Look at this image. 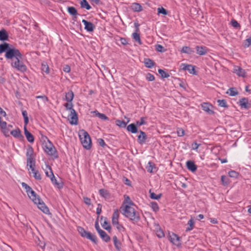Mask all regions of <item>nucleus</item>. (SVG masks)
<instances>
[{
  "label": "nucleus",
  "mask_w": 251,
  "mask_h": 251,
  "mask_svg": "<svg viewBox=\"0 0 251 251\" xmlns=\"http://www.w3.org/2000/svg\"><path fill=\"white\" fill-rule=\"evenodd\" d=\"M101 239L105 242H108L110 240V236L103 230L98 233Z\"/></svg>",
  "instance_id": "cd10ccee"
},
{
  "label": "nucleus",
  "mask_w": 251,
  "mask_h": 251,
  "mask_svg": "<svg viewBox=\"0 0 251 251\" xmlns=\"http://www.w3.org/2000/svg\"><path fill=\"white\" fill-rule=\"evenodd\" d=\"M22 185V186L25 189L26 193L28 192L31 189V188L29 186H28L27 184H26L25 182H23Z\"/></svg>",
  "instance_id": "338daca9"
},
{
  "label": "nucleus",
  "mask_w": 251,
  "mask_h": 251,
  "mask_svg": "<svg viewBox=\"0 0 251 251\" xmlns=\"http://www.w3.org/2000/svg\"><path fill=\"white\" fill-rule=\"evenodd\" d=\"M156 234L159 238H162L165 236L164 232L161 229H160V228H159L158 230H156Z\"/></svg>",
  "instance_id": "4d7b16f0"
},
{
  "label": "nucleus",
  "mask_w": 251,
  "mask_h": 251,
  "mask_svg": "<svg viewBox=\"0 0 251 251\" xmlns=\"http://www.w3.org/2000/svg\"><path fill=\"white\" fill-rule=\"evenodd\" d=\"M231 23L232 26L236 28H238L240 27V24L235 20H232Z\"/></svg>",
  "instance_id": "680f3d73"
},
{
  "label": "nucleus",
  "mask_w": 251,
  "mask_h": 251,
  "mask_svg": "<svg viewBox=\"0 0 251 251\" xmlns=\"http://www.w3.org/2000/svg\"><path fill=\"white\" fill-rule=\"evenodd\" d=\"M113 241L115 248L118 251H121L122 244L116 236L113 237Z\"/></svg>",
  "instance_id": "5701e85b"
},
{
  "label": "nucleus",
  "mask_w": 251,
  "mask_h": 251,
  "mask_svg": "<svg viewBox=\"0 0 251 251\" xmlns=\"http://www.w3.org/2000/svg\"><path fill=\"white\" fill-rule=\"evenodd\" d=\"M29 198L33 201L34 203H36L37 201H39L40 199L39 196L32 189L27 193Z\"/></svg>",
  "instance_id": "2eb2a0df"
},
{
  "label": "nucleus",
  "mask_w": 251,
  "mask_h": 251,
  "mask_svg": "<svg viewBox=\"0 0 251 251\" xmlns=\"http://www.w3.org/2000/svg\"><path fill=\"white\" fill-rule=\"evenodd\" d=\"M36 161L34 158H27L26 160V167L28 168L30 165H34L35 164Z\"/></svg>",
  "instance_id": "09e8293b"
},
{
  "label": "nucleus",
  "mask_w": 251,
  "mask_h": 251,
  "mask_svg": "<svg viewBox=\"0 0 251 251\" xmlns=\"http://www.w3.org/2000/svg\"><path fill=\"white\" fill-rule=\"evenodd\" d=\"M126 129L128 131L131 132L132 133H136L138 132L137 126L135 124H130L127 126Z\"/></svg>",
  "instance_id": "393cba45"
},
{
  "label": "nucleus",
  "mask_w": 251,
  "mask_h": 251,
  "mask_svg": "<svg viewBox=\"0 0 251 251\" xmlns=\"http://www.w3.org/2000/svg\"><path fill=\"white\" fill-rule=\"evenodd\" d=\"M69 120H71L70 123L71 125H77L78 121L77 114L75 109H72L69 115L68 116Z\"/></svg>",
  "instance_id": "6e6552de"
},
{
  "label": "nucleus",
  "mask_w": 251,
  "mask_h": 251,
  "mask_svg": "<svg viewBox=\"0 0 251 251\" xmlns=\"http://www.w3.org/2000/svg\"><path fill=\"white\" fill-rule=\"evenodd\" d=\"M180 67L182 70L184 71L187 70L191 74H196V72L195 71V67L192 65L182 63L181 64Z\"/></svg>",
  "instance_id": "9d476101"
},
{
  "label": "nucleus",
  "mask_w": 251,
  "mask_h": 251,
  "mask_svg": "<svg viewBox=\"0 0 251 251\" xmlns=\"http://www.w3.org/2000/svg\"><path fill=\"white\" fill-rule=\"evenodd\" d=\"M139 134L137 136V141L138 143L142 145L146 143V141L147 139V135L146 133L142 130L139 131Z\"/></svg>",
  "instance_id": "ddd939ff"
},
{
  "label": "nucleus",
  "mask_w": 251,
  "mask_h": 251,
  "mask_svg": "<svg viewBox=\"0 0 251 251\" xmlns=\"http://www.w3.org/2000/svg\"><path fill=\"white\" fill-rule=\"evenodd\" d=\"M11 134L15 138L22 139L24 138V136L21 134V131L19 128L13 130L10 132Z\"/></svg>",
  "instance_id": "412c9836"
},
{
  "label": "nucleus",
  "mask_w": 251,
  "mask_h": 251,
  "mask_svg": "<svg viewBox=\"0 0 251 251\" xmlns=\"http://www.w3.org/2000/svg\"><path fill=\"white\" fill-rule=\"evenodd\" d=\"M6 116V112L0 107V127L1 129H5L6 128V122L1 121V117H5Z\"/></svg>",
  "instance_id": "dca6fc26"
},
{
  "label": "nucleus",
  "mask_w": 251,
  "mask_h": 251,
  "mask_svg": "<svg viewBox=\"0 0 251 251\" xmlns=\"http://www.w3.org/2000/svg\"><path fill=\"white\" fill-rule=\"evenodd\" d=\"M153 167H154L153 164L151 161L149 162L148 166L147 167V169L148 172H149L150 173L152 172Z\"/></svg>",
  "instance_id": "6e6d98bb"
},
{
  "label": "nucleus",
  "mask_w": 251,
  "mask_h": 251,
  "mask_svg": "<svg viewBox=\"0 0 251 251\" xmlns=\"http://www.w3.org/2000/svg\"><path fill=\"white\" fill-rule=\"evenodd\" d=\"M42 70L43 72L46 73L48 74L50 73V69L47 65L42 64Z\"/></svg>",
  "instance_id": "bf43d9fd"
},
{
  "label": "nucleus",
  "mask_w": 251,
  "mask_h": 251,
  "mask_svg": "<svg viewBox=\"0 0 251 251\" xmlns=\"http://www.w3.org/2000/svg\"><path fill=\"white\" fill-rule=\"evenodd\" d=\"M158 72L162 78H168L170 76L169 74L163 70L160 69L158 70Z\"/></svg>",
  "instance_id": "c03bdc74"
},
{
  "label": "nucleus",
  "mask_w": 251,
  "mask_h": 251,
  "mask_svg": "<svg viewBox=\"0 0 251 251\" xmlns=\"http://www.w3.org/2000/svg\"><path fill=\"white\" fill-rule=\"evenodd\" d=\"M33 149L31 146H28L26 152L27 158H32L33 156Z\"/></svg>",
  "instance_id": "2f4dec72"
},
{
  "label": "nucleus",
  "mask_w": 251,
  "mask_h": 251,
  "mask_svg": "<svg viewBox=\"0 0 251 251\" xmlns=\"http://www.w3.org/2000/svg\"><path fill=\"white\" fill-rule=\"evenodd\" d=\"M8 34L5 29L2 28L0 30V41H5L8 40Z\"/></svg>",
  "instance_id": "4be33fe9"
},
{
  "label": "nucleus",
  "mask_w": 251,
  "mask_h": 251,
  "mask_svg": "<svg viewBox=\"0 0 251 251\" xmlns=\"http://www.w3.org/2000/svg\"><path fill=\"white\" fill-rule=\"evenodd\" d=\"M26 126H24V133L25 135L27 140L30 143H33L34 141V137L33 135L29 132L26 128Z\"/></svg>",
  "instance_id": "6ab92c4d"
},
{
  "label": "nucleus",
  "mask_w": 251,
  "mask_h": 251,
  "mask_svg": "<svg viewBox=\"0 0 251 251\" xmlns=\"http://www.w3.org/2000/svg\"><path fill=\"white\" fill-rule=\"evenodd\" d=\"M146 79L149 81H152L154 80L155 77L154 75L151 73H148L146 76Z\"/></svg>",
  "instance_id": "052dcab7"
},
{
  "label": "nucleus",
  "mask_w": 251,
  "mask_h": 251,
  "mask_svg": "<svg viewBox=\"0 0 251 251\" xmlns=\"http://www.w3.org/2000/svg\"><path fill=\"white\" fill-rule=\"evenodd\" d=\"M21 54L18 49L12 46L10 49L6 51V53L5 54V57L7 59H10L12 62Z\"/></svg>",
  "instance_id": "20e7f679"
},
{
  "label": "nucleus",
  "mask_w": 251,
  "mask_h": 251,
  "mask_svg": "<svg viewBox=\"0 0 251 251\" xmlns=\"http://www.w3.org/2000/svg\"><path fill=\"white\" fill-rule=\"evenodd\" d=\"M186 167L192 172H195L197 170V166L191 160H188L186 162Z\"/></svg>",
  "instance_id": "f3484780"
},
{
  "label": "nucleus",
  "mask_w": 251,
  "mask_h": 251,
  "mask_svg": "<svg viewBox=\"0 0 251 251\" xmlns=\"http://www.w3.org/2000/svg\"><path fill=\"white\" fill-rule=\"evenodd\" d=\"M195 224V222L192 218H191L188 222L187 225L189 226L186 228V231L188 232L192 230L193 229V227Z\"/></svg>",
  "instance_id": "f704fd0d"
},
{
  "label": "nucleus",
  "mask_w": 251,
  "mask_h": 251,
  "mask_svg": "<svg viewBox=\"0 0 251 251\" xmlns=\"http://www.w3.org/2000/svg\"><path fill=\"white\" fill-rule=\"evenodd\" d=\"M197 53L200 55H203L206 54L207 52V49L204 46H197L196 47Z\"/></svg>",
  "instance_id": "aec40b11"
},
{
  "label": "nucleus",
  "mask_w": 251,
  "mask_h": 251,
  "mask_svg": "<svg viewBox=\"0 0 251 251\" xmlns=\"http://www.w3.org/2000/svg\"><path fill=\"white\" fill-rule=\"evenodd\" d=\"M151 207L153 211L156 212L159 210V206L157 202H151Z\"/></svg>",
  "instance_id": "3c124183"
},
{
  "label": "nucleus",
  "mask_w": 251,
  "mask_h": 251,
  "mask_svg": "<svg viewBox=\"0 0 251 251\" xmlns=\"http://www.w3.org/2000/svg\"><path fill=\"white\" fill-rule=\"evenodd\" d=\"M177 135L182 137L184 135V130L181 128H178L177 130Z\"/></svg>",
  "instance_id": "0e129e2a"
},
{
  "label": "nucleus",
  "mask_w": 251,
  "mask_h": 251,
  "mask_svg": "<svg viewBox=\"0 0 251 251\" xmlns=\"http://www.w3.org/2000/svg\"><path fill=\"white\" fill-rule=\"evenodd\" d=\"M238 103L241 108L249 109L251 107V104L249 102L248 99L243 98L241 99Z\"/></svg>",
  "instance_id": "9b49d317"
},
{
  "label": "nucleus",
  "mask_w": 251,
  "mask_h": 251,
  "mask_svg": "<svg viewBox=\"0 0 251 251\" xmlns=\"http://www.w3.org/2000/svg\"><path fill=\"white\" fill-rule=\"evenodd\" d=\"M100 195L104 198L105 199H109L110 198V195L107 190L101 189L99 190Z\"/></svg>",
  "instance_id": "7c9ffc66"
},
{
  "label": "nucleus",
  "mask_w": 251,
  "mask_h": 251,
  "mask_svg": "<svg viewBox=\"0 0 251 251\" xmlns=\"http://www.w3.org/2000/svg\"><path fill=\"white\" fill-rule=\"evenodd\" d=\"M150 198L153 200H159L162 196V194L160 193L158 195H156L154 192H151V190H150Z\"/></svg>",
  "instance_id": "79ce46f5"
},
{
  "label": "nucleus",
  "mask_w": 251,
  "mask_h": 251,
  "mask_svg": "<svg viewBox=\"0 0 251 251\" xmlns=\"http://www.w3.org/2000/svg\"><path fill=\"white\" fill-rule=\"evenodd\" d=\"M98 143L99 145L102 147L104 148L106 146V144H105L104 141L101 138H99L98 139Z\"/></svg>",
  "instance_id": "e2e57ef3"
},
{
  "label": "nucleus",
  "mask_w": 251,
  "mask_h": 251,
  "mask_svg": "<svg viewBox=\"0 0 251 251\" xmlns=\"http://www.w3.org/2000/svg\"><path fill=\"white\" fill-rule=\"evenodd\" d=\"M158 14H162L164 15H167L168 13V11L163 7H158L157 8Z\"/></svg>",
  "instance_id": "8fccbe9b"
},
{
  "label": "nucleus",
  "mask_w": 251,
  "mask_h": 251,
  "mask_svg": "<svg viewBox=\"0 0 251 251\" xmlns=\"http://www.w3.org/2000/svg\"><path fill=\"white\" fill-rule=\"evenodd\" d=\"M147 119L146 117H142L140 118V121H136V125L137 126H141L142 125H146L147 123L145 121V120Z\"/></svg>",
  "instance_id": "de8ad7c7"
},
{
  "label": "nucleus",
  "mask_w": 251,
  "mask_h": 251,
  "mask_svg": "<svg viewBox=\"0 0 251 251\" xmlns=\"http://www.w3.org/2000/svg\"><path fill=\"white\" fill-rule=\"evenodd\" d=\"M202 109L207 112L208 114L212 115L214 114V112L212 110L213 108L212 105L208 102H203L201 104Z\"/></svg>",
  "instance_id": "f8f14e48"
},
{
  "label": "nucleus",
  "mask_w": 251,
  "mask_h": 251,
  "mask_svg": "<svg viewBox=\"0 0 251 251\" xmlns=\"http://www.w3.org/2000/svg\"><path fill=\"white\" fill-rule=\"evenodd\" d=\"M221 181L222 184L226 186L229 183V179L228 177L226 176H221Z\"/></svg>",
  "instance_id": "49530a36"
},
{
  "label": "nucleus",
  "mask_w": 251,
  "mask_h": 251,
  "mask_svg": "<svg viewBox=\"0 0 251 251\" xmlns=\"http://www.w3.org/2000/svg\"><path fill=\"white\" fill-rule=\"evenodd\" d=\"M115 122L117 126L121 127H126L127 125L126 122L120 120H117Z\"/></svg>",
  "instance_id": "a18cd8bd"
},
{
  "label": "nucleus",
  "mask_w": 251,
  "mask_h": 251,
  "mask_svg": "<svg viewBox=\"0 0 251 251\" xmlns=\"http://www.w3.org/2000/svg\"><path fill=\"white\" fill-rule=\"evenodd\" d=\"M181 52L182 53L191 54L194 52V50L189 47L184 46L182 48Z\"/></svg>",
  "instance_id": "c9c22d12"
},
{
  "label": "nucleus",
  "mask_w": 251,
  "mask_h": 251,
  "mask_svg": "<svg viewBox=\"0 0 251 251\" xmlns=\"http://www.w3.org/2000/svg\"><path fill=\"white\" fill-rule=\"evenodd\" d=\"M33 177L37 180H41L42 177L40 174L39 173L38 171H36L34 172V174H33Z\"/></svg>",
  "instance_id": "69168bd1"
},
{
  "label": "nucleus",
  "mask_w": 251,
  "mask_h": 251,
  "mask_svg": "<svg viewBox=\"0 0 251 251\" xmlns=\"http://www.w3.org/2000/svg\"><path fill=\"white\" fill-rule=\"evenodd\" d=\"M74 97V94L72 90H69L66 93L65 100L69 102H72Z\"/></svg>",
  "instance_id": "c756f323"
},
{
  "label": "nucleus",
  "mask_w": 251,
  "mask_h": 251,
  "mask_svg": "<svg viewBox=\"0 0 251 251\" xmlns=\"http://www.w3.org/2000/svg\"><path fill=\"white\" fill-rule=\"evenodd\" d=\"M169 239L172 244L177 247L181 245L180 237L173 232L169 233Z\"/></svg>",
  "instance_id": "423d86ee"
},
{
  "label": "nucleus",
  "mask_w": 251,
  "mask_h": 251,
  "mask_svg": "<svg viewBox=\"0 0 251 251\" xmlns=\"http://www.w3.org/2000/svg\"><path fill=\"white\" fill-rule=\"evenodd\" d=\"M44 151L49 155L53 156L56 152V150L50 140L46 143L44 147Z\"/></svg>",
  "instance_id": "39448f33"
},
{
  "label": "nucleus",
  "mask_w": 251,
  "mask_h": 251,
  "mask_svg": "<svg viewBox=\"0 0 251 251\" xmlns=\"http://www.w3.org/2000/svg\"><path fill=\"white\" fill-rule=\"evenodd\" d=\"M12 46V45L6 42L0 44V54L4 52L6 53V51L10 49Z\"/></svg>",
  "instance_id": "a211bd4d"
},
{
  "label": "nucleus",
  "mask_w": 251,
  "mask_h": 251,
  "mask_svg": "<svg viewBox=\"0 0 251 251\" xmlns=\"http://www.w3.org/2000/svg\"><path fill=\"white\" fill-rule=\"evenodd\" d=\"M230 96H235L238 95V92L234 87L230 88L226 92Z\"/></svg>",
  "instance_id": "e433bc0d"
},
{
  "label": "nucleus",
  "mask_w": 251,
  "mask_h": 251,
  "mask_svg": "<svg viewBox=\"0 0 251 251\" xmlns=\"http://www.w3.org/2000/svg\"><path fill=\"white\" fill-rule=\"evenodd\" d=\"M100 219H101V221L103 220V223L101 224L102 227L104 229H105L108 231H109L111 229V226L109 225V223L107 221V218L104 217L103 216H101Z\"/></svg>",
  "instance_id": "b1692460"
},
{
  "label": "nucleus",
  "mask_w": 251,
  "mask_h": 251,
  "mask_svg": "<svg viewBox=\"0 0 251 251\" xmlns=\"http://www.w3.org/2000/svg\"><path fill=\"white\" fill-rule=\"evenodd\" d=\"M80 6L81 8H86L87 10H90L91 8V6L86 0H82L80 1Z\"/></svg>",
  "instance_id": "4c0bfd02"
},
{
  "label": "nucleus",
  "mask_w": 251,
  "mask_h": 251,
  "mask_svg": "<svg viewBox=\"0 0 251 251\" xmlns=\"http://www.w3.org/2000/svg\"><path fill=\"white\" fill-rule=\"evenodd\" d=\"M132 37L135 41L137 42L140 45L142 44V42L140 39V34L137 32L132 33Z\"/></svg>",
  "instance_id": "ea45409f"
},
{
  "label": "nucleus",
  "mask_w": 251,
  "mask_h": 251,
  "mask_svg": "<svg viewBox=\"0 0 251 251\" xmlns=\"http://www.w3.org/2000/svg\"><path fill=\"white\" fill-rule=\"evenodd\" d=\"M217 102L218 103V105L225 108L228 107V105L227 104V102L226 100H217Z\"/></svg>",
  "instance_id": "a19ab883"
},
{
  "label": "nucleus",
  "mask_w": 251,
  "mask_h": 251,
  "mask_svg": "<svg viewBox=\"0 0 251 251\" xmlns=\"http://www.w3.org/2000/svg\"><path fill=\"white\" fill-rule=\"evenodd\" d=\"M131 8L135 12H140L143 10L140 4L136 2L133 3L131 5Z\"/></svg>",
  "instance_id": "c85d7f7f"
},
{
  "label": "nucleus",
  "mask_w": 251,
  "mask_h": 251,
  "mask_svg": "<svg viewBox=\"0 0 251 251\" xmlns=\"http://www.w3.org/2000/svg\"><path fill=\"white\" fill-rule=\"evenodd\" d=\"M145 66L148 68H151L155 65L154 62L150 58H145L144 60Z\"/></svg>",
  "instance_id": "bb28decb"
},
{
  "label": "nucleus",
  "mask_w": 251,
  "mask_h": 251,
  "mask_svg": "<svg viewBox=\"0 0 251 251\" xmlns=\"http://www.w3.org/2000/svg\"><path fill=\"white\" fill-rule=\"evenodd\" d=\"M234 72L240 76H245L246 72L245 70L240 67L236 66L234 69Z\"/></svg>",
  "instance_id": "a878e982"
},
{
  "label": "nucleus",
  "mask_w": 251,
  "mask_h": 251,
  "mask_svg": "<svg viewBox=\"0 0 251 251\" xmlns=\"http://www.w3.org/2000/svg\"><path fill=\"white\" fill-rule=\"evenodd\" d=\"M67 11L68 13L72 16H77L78 15L77 11L75 8L74 7H68Z\"/></svg>",
  "instance_id": "72a5a7b5"
},
{
  "label": "nucleus",
  "mask_w": 251,
  "mask_h": 251,
  "mask_svg": "<svg viewBox=\"0 0 251 251\" xmlns=\"http://www.w3.org/2000/svg\"><path fill=\"white\" fill-rule=\"evenodd\" d=\"M250 45H251V37L247 39L245 42V47H249Z\"/></svg>",
  "instance_id": "774afa93"
},
{
  "label": "nucleus",
  "mask_w": 251,
  "mask_h": 251,
  "mask_svg": "<svg viewBox=\"0 0 251 251\" xmlns=\"http://www.w3.org/2000/svg\"><path fill=\"white\" fill-rule=\"evenodd\" d=\"M82 22L84 25V29L86 31L88 32H92L95 29V26L92 23L88 22L84 19L82 20Z\"/></svg>",
  "instance_id": "4468645a"
},
{
  "label": "nucleus",
  "mask_w": 251,
  "mask_h": 251,
  "mask_svg": "<svg viewBox=\"0 0 251 251\" xmlns=\"http://www.w3.org/2000/svg\"><path fill=\"white\" fill-rule=\"evenodd\" d=\"M239 174L235 171L231 170L228 172V175L230 177L237 178Z\"/></svg>",
  "instance_id": "5fc2aeb1"
},
{
  "label": "nucleus",
  "mask_w": 251,
  "mask_h": 251,
  "mask_svg": "<svg viewBox=\"0 0 251 251\" xmlns=\"http://www.w3.org/2000/svg\"><path fill=\"white\" fill-rule=\"evenodd\" d=\"M46 168L49 171H50V176H51L50 180H51L52 183L54 185L56 186L57 187V188H58L59 189L62 188L63 187V183L61 181L60 182H58L57 181L56 179L55 178V177L53 174V172H52L51 167L50 166H49V165H47Z\"/></svg>",
  "instance_id": "0eeeda50"
},
{
  "label": "nucleus",
  "mask_w": 251,
  "mask_h": 251,
  "mask_svg": "<svg viewBox=\"0 0 251 251\" xmlns=\"http://www.w3.org/2000/svg\"><path fill=\"white\" fill-rule=\"evenodd\" d=\"M95 114L96 116L99 117L102 120H108V118L104 114L99 112L98 110H95L93 112Z\"/></svg>",
  "instance_id": "473e14b6"
},
{
  "label": "nucleus",
  "mask_w": 251,
  "mask_h": 251,
  "mask_svg": "<svg viewBox=\"0 0 251 251\" xmlns=\"http://www.w3.org/2000/svg\"><path fill=\"white\" fill-rule=\"evenodd\" d=\"M35 204L38 205V207L40 209L43 213L46 214H50V210L49 208L46 206L45 203L40 199L39 201H37Z\"/></svg>",
  "instance_id": "1a4fd4ad"
},
{
  "label": "nucleus",
  "mask_w": 251,
  "mask_h": 251,
  "mask_svg": "<svg viewBox=\"0 0 251 251\" xmlns=\"http://www.w3.org/2000/svg\"><path fill=\"white\" fill-rule=\"evenodd\" d=\"M79 232L80 233L81 236L83 237H86L87 233H88V231H86L84 230V229L82 227H80L79 230Z\"/></svg>",
  "instance_id": "13d9d810"
},
{
  "label": "nucleus",
  "mask_w": 251,
  "mask_h": 251,
  "mask_svg": "<svg viewBox=\"0 0 251 251\" xmlns=\"http://www.w3.org/2000/svg\"><path fill=\"white\" fill-rule=\"evenodd\" d=\"M123 214L128 218L133 223H137L140 220V216L138 212L129 205H126L123 210Z\"/></svg>",
  "instance_id": "f257e3e1"
},
{
  "label": "nucleus",
  "mask_w": 251,
  "mask_h": 251,
  "mask_svg": "<svg viewBox=\"0 0 251 251\" xmlns=\"http://www.w3.org/2000/svg\"><path fill=\"white\" fill-rule=\"evenodd\" d=\"M79 138L83 147L86 150H89L92 147V142L89 134L83 131L79 134Z\"/></svg>",
  "instance_id": "7ed1b4c3"
},
{
  "label": "nucleus",
  "mask_w": 251,
  "mask_h": 251,
  "mask_svg": "<svg viewBox=\"0 0 251 251\" xmlns=\"http://www.w3.org/2000/svg\"><path fill=\"white\" fill-rule=\"evenodd\" d=\"M156 50L160 52H164L166 51L165 48L161 45L157 44L155 46Z\"/></svg>",
  "instance_id": "864d4df0"
},
{
  "label": "nucleus",
  "mask_w": 251,
  "mask_h": 251,
  "mask_svg": "<svg viewBox=\"0 0 251 251\" xmlns=\"http://www.w3.org/2000/svg\"><path fill=\"white\" fill-rule=\"evenodd\" d=\"M22 115L24 119L25 126H26V125L28 123L29 120H28V117L27 116V113L26 110H23L22 111Z\"/></svg>",
  "instance_id": "37998d69"
},
{
  "label": "nucleus",
  "mask_w": 251,
  "mask_h": 251,
  "mask_svg": "<svg viewBox=\"0 0 251 251\" xmlns=\"http://www.w3.org/2000/svg\"><path fill=\"white\" fill-rule=\"evenodd\" d=\"M23 55L21 54L19 56L16 58L14 61L11 62V66L22 72H25L27 70L26 66L22 61Z\"/></svg>",
  "instance_id": "f03ea898"
},
{
  "label": "nucleus",
  "mask_w": 251,
  "mask_h": 251,
  "mask_svg": "<svg viewBox=\"0 0 251 251\" xmlns=\"http://www.w3.org/2000/svg\"><path fill=\"white\" fill-rule=\"evenodd\" d=\"M64 105L65 107L66 110H69L70 112L72 111V109H74L73 108V104L72 102H68L67 103H65Z\"/></svg>",
  "instance_id": "603ef678"
},
{
  "label": "nucleus",
  "mask_w": 251,
  "mask_h": 251,
  "mask_svg": "<svg viewBox=\"0 0 251 251\" xmlns=\"http://www.w3.org/2000/svg\"><path fill=\"white\" fill-rule=\"evenodd\" d=\"M86 238L90 240L93 242L96 243L97 241V238L96 235L91 234L90 232H88L86 237Z\"/></svg>",
  "instance_id": "58836bf2"
}]
</instances>
